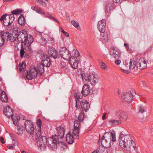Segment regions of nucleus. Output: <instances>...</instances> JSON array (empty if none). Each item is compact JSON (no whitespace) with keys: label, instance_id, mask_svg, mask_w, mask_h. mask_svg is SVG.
I'll use <instances>...</instances> for the list:
<instances>
[{"label":"nucleus","instance_id":"obj_1","mask_svg":"<svg viewBox=\"0 0 153 153\" xmlns=\"http://www.w3.org/2000/svg\"><path fill=\"white\" fill-rule=\"evenodd\" d=\"M119 144L120 146L125 150L130 151L132 149H135V142L132 140L131 136L129 134H124L121 133L120 135Z\"/></svg>","mask_w":153,"mask_h":153},{"label":"nucleus","instance_id":"obj_2","mask_svg":"<svg viewBox=\"0 0 153 153\" xmlns=\"http://www.w3.org/2000/svg\"><path fill=\"white\" fill-rule=\"evenodd\" d=\"M111 139L113 142L116 140L115 134L110 132H106L101 139L102 145L105 148L109 147L111 145Z\"/></svg>","mask_w":153,"mask_h":153},{"label":"nucleus","instance_id":"obj_3","mask_svg":"<svg viewBox=\"0 0 153 153\" xmlns=\"http://www.w3.org/2000/svg\"><path fill=\"white\" fill-rule=\"evenodd\" d=\"M83 81L85 83L88 82L92 85H95L97 82V79L94 74L90 73L88 74H82Z\"/></svg>","mask_w":153,"mask_h":153},{"label":"nucleus","instance_id":"obj_4","mask_svg":"<svg viewBox=\"0 0 153 153\" xmlns=\"http://www.w3.org/2000/svg\"><path fill=\"white\" fill-rule=\"evenodd\" d=\"M4 113L8 118H10V117H11L13 122L16 126H19V119L17 117L13 116V109L9 106H7L4 109Z\"/></svg>","mask_w":153,"mask_h":153},{"label":"nucleus","instance_id":"obj_5","mask_svg":"<svg viewBox=\"0 0 153 153\" xmlns=\"http://www.w3.org/2000/svg\"><path fill=\"white\" fill-rule=\"evenodd\" d=\"M76 110H79L80 107L82 110L87 112L90 108V105L89 102L85 100H82L80 101L78 99L76 100Z\"/></svg>","mask_w":153,"mask_h":153},{"label":"nucleus","instance_id":"obj_6","mask_svg":"<svg viewBox=\"0 0 153 153\" xmlns=\"http://www.w3.org/2000/svg\"><path fill=\"white\" fill-rule=\"evenodd\" d=\"M135 91L134 90H131L126 92H124L122 95V97L123 98L124 100L129 102L132 101V96L135 94Z\"/></svg>","mask_w":153,"mask_h":153},{"label":"nucleus","instance_id":"obj_7","mask_svg":"<svg viewBox=\"0 0 153 153\" xmlns=\"http://www.w3.org/2000/svg\"><path fill=\"white\" fill-rule=\"evenodd\" d=\"M146 59L143 57L138 58L136 60V69L143 70L146 68Z\"/></svg>","mask_w":153,"mask_h":153},{"label":"nucleus","instance_id":"obj_8","mask_svg":"<svg viewBox=\"0 0 153 153\" xmlns=\"http://www.w3.org/2000/svg\"><path fill=\"white\" fill-rule=\"evenodd\" d=\"M59 54L62 58L66 60H68L71 56L69 50L65 47H62L60 50Z\"/></svg>","mask_w":153,"mask_h":153},{"label":"nucleus","instance_id":"obj_9","mask_svg":"<svg viewBox=\"0 0 153 153\" xmlns=\"http://www.w3.org/2000/svg\"><path fill=\"white\" fill-rule=\"evenodd\" d=\"M38 71L36 67L33 66L30 68V70L27 72L26 78L28 80H31L36 76Z\"/></svg>","mask_w":153,"mask_h":153},{"label":"nucleus","instance_id":"obj_10","mask_svg":"<svg viewBox=\"0 0 153 153\" xmlns=\"http://www.w3.org/2000/svg\"><path fill=\"white\" fill-rule=\"evenodd\" d=\"M37 145L41 149H44L46 147L47 139L46 137L42 136L38 139Z\"/></svg>","mask_w":153,"mask_h":153},{"label":"nucleus","instance_id":"obj_11","mask_svg":"<svg viewBox=\"0 0 153 153\" xmlns=\"http://www.w3.org/2000/svg\"><path fill=\"white\" fill-rule=\"evenodd\" d=\"M121 52L119 49L114 47L111 48L110 51V55L115 59H119L121 56Z\"/></svg>","mask_w":153,"mask_h":153},{"label":"nucleus","instance_id":"obj_12","mask_svg":"<svg viewBox=\"0 0 153 153\" xmlns=\"http://www.w3.org/2000/svg\"><path fill=\"white\" fill-rule=\"evenodd\" d=\"M26 130L28 133L33 134L34 128L33 123L30 120H26L25 123Z\"/></svg>","mask_w":153,"mask_h":153},{"label":"nucleus","instance_id":"obj_13","mask_svg":"<svg viewBox=\"0 0 153 153\" xmlns=\"http://www.w3.org/2000/svg\"><path fill=\"white\" fill-rule=\"evenodd\" d=\"M60 142H59L57 137L52 136V139L48 142V146L51 147L52 150H54L56 148L57 144H60Z\"/></svg>","mask_w":153,"mask_h":153},{"label":"nucleus","instance_id":"obj_14","mask_svg":"<svg viewBox=\"0 0 153 153\" xmlns=\"http://www.w3.org/2000/svg\"><path fill=\"white\" fill-rule=\"evenodd\" d=\"M5 33L7 34V40L9 39L11 42L15 41L17 38L18 39V32L17 30L14 31L12 33H10L8 32H5Z\"/></svg>","mask_w":153,"mask_h":153},{"label":"nucleus","instance_id":"obj_15","mask_svg":"<svg viewBox=\"0 0 153 153\" xmlns=\"http://www.w3.org/2000/svg\"><path fill=\"white\" fill-rule=\"evenodd\" d=\"M48 53L49 56L53 59H56L59 56L57 51L53 47H49Z\"/></svg>","mask_w":153,"mask_h":153},{"label":"nucleus","instance_id":"obj_16","mask_svg":"<svg viewBox=\"0 0 153 153\" xmlns=\"http://www.w3.org/2000/svg\"><path fill=\"white\" fill-rule=\"evenodd\" d=\"M69 63L71 67L74 69H76L78 67L79 58L70 57Z\"/></svg>","mask_w":153,"mask_h":153},{"label":"nucleus","instance_id":"obj_17","mask_svg":"<svg viewBox=\"0 0 153 153\" xmlns=\"http://www.w3.org/2000/svg\"><path fill=\"white\" fill-rule=\"evenodd\" d=\"M57 134H56L54 137H57V139L62 138L64 137L65 129L61 126H59L56 128Z\"/></svg>","mask_w":153,"mask_h":153},{"label":"nucleus","instance_id":"obj_18","mask_svg":"<svg viewBox=\"0 0 153 153\" xmlns=\"http://www.w3.org/2000/svg\"><path fill=\"white\" fill-rule=\"evenodd\" d=\"M106 21L105 19H103L100 21L98 24V28L99 31L102 33H104L105 30Z\"/></svg>","mask_w":153,"mask_h":153},{"label":"nucleus","instance_id":"obj_19","mask_svg":"<svg viewBox=\"0 0 153 153\" xmlns=\"http://www.w3.org/2000/svg\"><path fill=\"white\" fill-rule=\"evenodd\" d=\"M28 35L27 32L25 30H22L20 31L18 34V41L21 42V43H23L26 39L25 38H26Z\"/></svg>","mask_w":153,"mask_h":153},{"label":"nucleus","instance_id":"obj_20","mask_svg":"<svg viewBox=\"0 0 153 153\" xmlns=\"http://www.w3.org/2000/svg\"><path fill=\"white\" fill-rule=\"evenodd\" d=\"M115 115L119 117L120 120L124 121H126L128 117V113L125 112H117Z\"/></svg>","mask_w":153,"mask_h":153},{"label":"nucleus","instance_id":"obj_21","mask_svg":"<svg viewBox=\"0 0 153 153\" xmlns=\"http://www.w3.org/2000/svg\"><path fill=\"white\" fill-rule=\"evenodd\" d=\"M14 20L12 15L7 14V16L6 17L3 22V24L5 26L10 25Z\"/></svg>","mask_w":153,"mask_h":153},{"label":"nucleus","instance_id":"obj_22","mask_svg":"<svg viewBox=\"0 0 153 153\" xmlns=\"http://www.w3.org/2000/svg\"><path fill=\"white\" fill-rule=\"evenodd\" d=\"M90 93V88L88 85L84 84L81 91V93L84 97L88 96Z\"/></svg>","mask_w":153,"mask_h":153},{"label":"nucleus","instance_id":"obj_23","mask_svg":"<svg viewBox=\"0 0 153 153\" xmlns=\"http://www.w3.org/2000/svg\"><path fill=\"white\" fill-rule=\"evenodd\" d=\"M42 65L46 67H49L50 66L51 62L50 57L47 55L44 56V58L42 61Z\"/></svg>","mask_w":153,"mask_h":153},{"label":"nucleus","instance_id":"obj_24","mask_svg":"<svg viewBox=\"0 0 153 153\" xmlns=\"http://www.w3.org/2000/svg\"><path fill=\"white\" fill-rule=\"evenodd\" d=\"M7 34L2 32H0V47L4 43L5 39L7 38Z\"/></svg>","mask_w":153,"mask_h":153},{"label":"nucleus","instance_id":"obj_25","mask_svg":"<svg viewBox=\"0 0 153 153\" xmlns=\"http://www.w3.org/2000/svg\"><path fill=\"white\" fill-rule=\"evenodd\" d=\"M25 42H23L25 45H31L33 42V38L31 35H28L26 38H25Z\"/></svg>","mask_w":153,"mask_h":153},{"label":"nucleus","instance_id":"obj_26","mask_svg":"<svg viewBox=\"0 0 153 153\" xmlns=\"http://www.w3.org/2000/svg\"><path fill=\"white\" fill-rule=\"evenodd\" d=\"M74 136L69 132L66 135V140L69 144H72L74 142Z\"/></svg>","mask_w":153,"mask_h":153},{"label":"nucleus","instance_id":"obj_27","mask_svg":"<svg viewBox=\"0 0 153 153\" xmlns=\"http://www.w3.org/2000/svg\"><path fill=\"white\" fill-rule=\"evenodd\" d=\"M109 124L112 126L114 125H120L121 123V121L120 120H111L108 121Z\"/></svg>","mask_w":153,"mask_h":153},{"label":"nucleus","instance_id":"obj_28","mask_svg":"<svg viewBox=\"0 0 153 153\" xmlns=\"http://www.w3.org/2000/svg\"><path fill=\"white\" fill-rule=\"evenodd\" d=\"M1 99L3 102H8V98L6 93L4 91L1 92Z\"/></svg>","mask_w":153,"mask_h":153},{"label":"nucleus","instance_id":"obj_29","mask_svg":"<svg viewBox=\"0 0 153 153\" xmlns=\"http://www.w3.org/2000/svg\"><path fill=\"white\" fill-rule=\"evenodd\" d=\"M19 24L22 25H24L25 24V20L22 14L21 15L18 19Z\"/></svg>","mask_w":153,"mask_h":153},{"label":"nucleus","instance_id":"obj_30","mask_svg":"<svg viewBox=\"0 0 153 153\" xmlns=\"http://www.w3.org/2000/svg\"><path fill=\"white\" fill-rule=\"evenodd\" d=\"M22 12V10L20 9H16L14 10L11 12V14H10V16L12 15L14 19V15H19Z\"/></svg>","mask_w":153,"mask_h":153},{"label":"nucleus","instance_id":"obj_31","mask_svg":"<svg viewBox=\"0 0 153 153\" xmlns=\"http://www.w3.org/2000/svg\"><path fill=\"white\" fill-rule=\"evenodd\" d=\"M71 55V57L70 56V57H73V58H77L79 59L80 54L78 51L74 50L72 52Z\"/></svg>","mask_w":153,"mask_h":153},{"label":"nucleus","instance_id":"obj_32","mask_svg":"<svg viewBox=\"0 0 153 153\" xmlns=\"http://www.w3.org/2000/svg\"><path fill=\"white\" fill-rule=\"evenodd\" d=\"M41 128H36L35 131V136L36 139H37V138L39 139V137H40L41 136Z\"/></svg>","mask_w":153,"mask_h":153},{"label":"nucleus","instance_id":"obj_33","mask_svg":"<svg viewBox=\"0 0 153 153\" xmlns=\"http://www.w3.org/2000/svg\"><path fill=\"white\" fill-rule=\"evenodd\" d=\"M79 128H74L73 132L74 135V138L77 139L79 137Z\"/></svg>","mask_w":153,"mask_h":153},{"label":"nucleus","instance_id":"obj_34","mask_svg":"<svg viewBox=\"0 0 153 153\" xmlns=\"http://www.w3.org/2000/svg\"><path fill=\"white\" fill-rule=\"evenodd\" d=\"M136 65V62L134 61V60L131 59L129 62V69L130 70L134 69L135 68Z\"/></svg>","mask_w":153,"mask_h":153},{"label":"nucleus","instance_id":"obj_35","mask_svg":"<svg viewBox=\"0 0 153 153\" xmlns=\"http://www.w3.org/2000/svg\"><path fill=\"white\" fill-rule=\"evenodd\" d=\"M44 66L43 65L38 64L37 66V71L40 73L43 72L44 71Z\"/></svg>","mask_w":153,"mask_h":153},{"label":"nucleus","instance_id":"obj_36","mask_svg":"<svg viewBox=\"0 0 153 153\" xmlns=\"http://www.w3.org/2000/svg\"><path fill=\"white\" fill-rule=\"evenodd\" d=\"M25 130L23 129V128L20 127L18 128L16 130V134L19 135L21 136Z\"/></svg>","mask_w":153,"mask_h":153},{"label":"nucleus","instance_id":"obj_37","mask_svg":"<svg viewBox=\"0 0 153 153\" xmlns=\"http://www.w3.org/2000/svg\"><path fill=\"white\" fill-rule=\"evenodd\" d=\"M39 42L41 45H46L47 42V41L45 38L43 37H41V39L38 40Z\"/></svg>","mask_w":153,"mask_h":153},{"label":"nucleus","instance_id":"obj_38","mask_svg":"<svg viewBox=\"0 0 153 153\" xmlns=\"http://www.w3.org/2000/svg\"><path fill=\"white\" fill-rule=\"evenodd\" d=\"M84 113L83 111H82L79 114L78 117V119L80 121L82 122L84 120Z\"/></svg>","mask_w":153,"mask_h":153},{"label":"nucleus","instance_id":"obj_39","mask_svg":"<svg viewBox=\"0 0 153 153\" xmlns=\"http://www.w3.org/2000/svg\"><path fill=\"white\" fill-rule=\"evenodd\" d=\"M10 136L12 138V139L13 140L15 141L16 142V144H18L19 143V141L17 140V138L15 135H14L11 133L9 134Z\"/></svg>","mask_w":153,"mask_h":153},{"label":"nucleus","instance_id":"obj_40","mask_svg":"<svg viewBox=\"0 0 153 153\" xmlns=\"http://www.w3.org/2000/svg\"><path fill=\"white\" fill-rule=\"evenodd\" d=\"M35 11L38 13L43 14L44 15H45V14L43 10L40 7H37L36 9L35 10Z\"/></svg>","mask_w":153,"mask_h":153},{"label":"nucleus","instance_id":"obj_41","mask_svg":"<svg viewBox=\"0 0 153 153\" xmlns=\"http://www.w3.org/2000/svg\"><path fill=\"white\" fill-rule=\"evenodd\" d=\"M103 33V35L102 34V39L105 42H107L108 40V35L107 33Z\"/></svg>","mask_w":153,"mask_h":153},{"label":"nucleus","instance_id":"obj_42","mask_svg":"<svg viewBox=\"0 0 153 153\" xmlns=\"http://www.w3.org/2000/svg\"><path fill=\"white\" fill-rule=\"evenodd\" d=\"M19 71H21L23 70L26 67V64L25 62H22V64H19Z\"/></svg>","mask_w":153,"mask_h":153},{"label":"nucleus","instance_id":"obj_43","mask_svg":"<svg viewBox=\"0 0 153 153\" xmlns=\"http://www.w3.org/2000/svg\"><path fill=\"white\" fill-rule=\"evenodd\" d=\"M105 149L102 148V149L99 148L96 151H94L92 153H104Z\"/></svg>","mask_w":153,"mask_h":153},{"label":"nucleus","instance_id":"obj_44","mask_svg":"<svg viewBox=\"0 0 153 153\" xmlns=\"http://www.w3.org/2000/svg\"><path fill=\"white\" fill-rule=\"evenodd\" d=\"M80 123L79 121L77 120H75L74 122V128H79Z\"/></svg>","mask_w":153,"mask_h":153},{"label":"nucleus","instance_id":"obj_45","mask_svg":"<svg viewBox=\"0 0 153 153\" xmlns=\"http://www.w3.org/2000/svg\"><path fill=\"white\" fill-rule=\"evenodd\" d=\"M31 45H25L26 47L25 49L28 51L30 53L32 52V50L30 46Z\"/></svg>","mask_w":153,"mask_h":153},{"label":"nucleus","instance_id":"obj_46","mask_svg":"<svg viewBox=\"0 0 153 153\" xmlns=\"http://www.w3.org/2000/svg\"><path fill=\"white\" fill-rule=\"evenodd\" d=\"M112 4L109 3L106 6V11L107 12H109L111 11L110 7L111 6Z\"/></svg>","mask_w":153,"mask_h":153},{"label":"nucleus","instance_id":"obj_47","mask_svg":"<svg viewBox=\"0 0 153 153\" xmlns=\"http://www.w3.org/2000/svg\"><path fill=\"white\" fill-rule=\"evenodd\" d=\"M37 125V128H41V126L42 125V121L40 119H38L36 122Z\"/></svg>","mask_w":153,"mask_h":153},{"label":"nucleus","instance_id":"obj_48","mask_svg":"<svg viewBox=\"0 0 153 153\" xmlns=\"http://www.w3.org/2000/svg\"><path fill=\"white\" fill-rule=\"evenodd\" d=\"M71 23L76 28L77 27L79 26V24L76 21L73 20L71 21Z\"/></svg>","mask_w":153,"mask_h":153},{"label":"nucleus","instance_id":"obj_49","mask_svg":"<svg viewBox=\"0 0 153 153\" xmlns=\"http://www.w3.org/2000/svg\"><path fill=\"white\" fill-rule=\"evenodd\" d=\"M25 53V52L24 50V48H23V47L22 46L20 51V55L21 57H22L24 56V54Z\"/></svg>","mask_w":153,"mask_h":153},{"label":"nucleus","instance_id":"obj_50","mask_svg":"<svg viewBox=\"0 0 153 153\" xmlns=\"http://www.w3.org/2000/svg\"><path fill=\"white\" fill-rule=\"evenodd\" d=\"M139 112V113H143L145 111L144 108V107H140L138 109Z\"/></svg>","mask_w":153,"mask_h":153},{"label":"nucleus","instance_id":"obj_51","mask_svg":"<svg viewBox=\"0 0 153 153\" xmlns=\"http://www.w3.org/2000/svg\"><path fill=\"white\" fill-rule=\"evenodd\" d=\"M7 13H5L4 14L2 15L1 18H0V21H3V22L6 17H7Z\"/></svg>","mask_w":153,"mask_h":153},{"label":"nucleus","instance_id":"obj_52","mask_svg":"<svg viewBox=\"0 0 153 153\" xmlns=\"http://www.w3.org/2000/svg\"><path fill=\"white\" fill-rule=\"evenodd\" d=\"M101 68L104 70H105L106 69V65L104 63L101 62V64L100 65Z\"/></svg>","mask_w":153,"mask_h":153},{"label":"nucleus","instance_id":"obj_53","mask_svg":"<svg viewBox=\"0 0 153 153\" xmlns=\"http://www.w3.org/2000/svg\"><path fill=\"white\" fill-rule=\"evenodd\" d=\"M49 18L50 19H52L53 20L56 21L58 24H60L59 22L54 17H53L52 16H49Z\"/></svg>","mask_w":153,"mask_h":153},{"label":"nucleus","instance_id":"obj_54","mask_svg":"<svg viewBox=\"0 0 153 153\" xmlns=\"http://www.w3.org/2000/svg\"><path fill=\"white\" fill-rule=\"evenodd\" d=\"M74 96L76 97V99H75L76 100V99H78V100H79L80 98V96L78 93H75L74 94Z\"/></svg>","mask_w":153,"mask_h":153},{"label":"nucleus","instance_id":"obj_55","mask_svg":"<svg viewBox=\"0 0 153 153\" xmlns=\"http://www.w3.org/2000/svg\"><path fill=\"white\" fill-rule=\"evenodd\" d=\"M121 70L125 73L126 74H128L130 73V72L129 70L125 69H121Z\"/></svg>","mask_w":153,"mask_h":153},{"label":"nucleus","instance_id":"obj_56","mask_svg":"<svg viewBox=\"0 0 153 153\" xmlns=\"http://www.w3.org/2000/svg\"><path fill=\"white\" fill-rule=\"evenodd\" d=\"M121 61L120 60H117L115 61V63L116 65H119L121 63Z\"/></svg>","mask_w":153,"mask_h":153},{"label":"nucleus","instance_id":"obj_57","mask_svg":"<svg viewBox=\"0 0 153 153\" xmlns=\"http://www.w3.org/2000/svg\"><path fill=\"white\" fill-rule=\"evenodd\" d=\"M0 141L2 143H5V141L4 140V138L2 137H1L0 138Z\"/></svg>","mask_w":153,"mask_h":153},{"label":"nucleus","instance_id":"obj_58","mask_svg":"<svg viewBox=\"0 0 153 153\" xmlns=\"http://www.w3.org/2000/svg\"><path fill=\"white\" fill-rule=\"evenodd\" d=\"M7 148L9 149L13 150L14 147L12 146H7Z\"/></svg>","mask_w":153,"mask_h":153},{"label":"nucleus","instance_id":"obj_59","mask_svg":"<svg viewBox=\"0 0 153 153\" xmlns=\"http://www.w3.org/2000/svg\"><path fill=\"white\" fill-rule=\"evenodd\" d=\"M38 1L40 3V4H42L43 3L46 4V3L42 0H39Z\"/></svg>","mask_w":153,"mask_h":153},{"label":"nucleus","instance_id":"obj_60","mask_svg":"<svg viewBox=\"0 0 153 153\" xmlns=\"http://www.w3.org/2000/svg\"><path fill=\"white\" fill-rule=\"evenodd\" d=\"M62 33L64 34L66 36L68 37L69 36V34L67 32L64 31Z\"/></svg>","mask_w":153,"mask_h":153},{"label":"nucleus","instance_id":"obj_61","mask_svg":"<svg viewBox=\"0 0 153 153\" xmlns=\"http://www.w3.org/2000/svg\"><path fill=\"white\" fill-rule=\"evenodd\" d=\"M61 65H62L63 66V68H64L66 66V64L65 62H61Z\"/></svg>","mask_w":153,"mask_h":153},{"label":"nucleus","instance_id":"obj_62","mask_svg":"<svg viewBox=\"0 0 153 153\" xmlns=\"http://www.w3.org/2000/svg\"><path fill=\"white\" fill-rule=\"evenodd\" d=\"M106 113H104L103 115H102V119L103 120H104L105 118V117L106 115Z\"/></svg>","mask_w":153,"mask_h":153},{"label":"nucleus","instance_id":"obj_63","mask_svg":"<svg viewBox=\"0 0 153 153\" xmlns=\"http://www.w3.org/2000/svg\"><path fill=\"white\" fill-rule=\"evenodd\" d=\"M124 45L126 47V48H127V49H128L129 48L128 45V44L124 43Z\"/></svg>","mask_w":153,"mask_h":153},{"label":"nucleus","instance_id":"obj_64","mask_svg":"<svg viewBox=\"0 0 153 153\" xmlns=\"http://www.w3.org/2000/svg\"><path fill=\"white\" fill-rule=\"evenodd\" d=\"M59 30L62 33H63L65 31L63 28L62 27H60V28Z\"/></svg>","mask_w":153,"mask_h":153}]
</instances>
